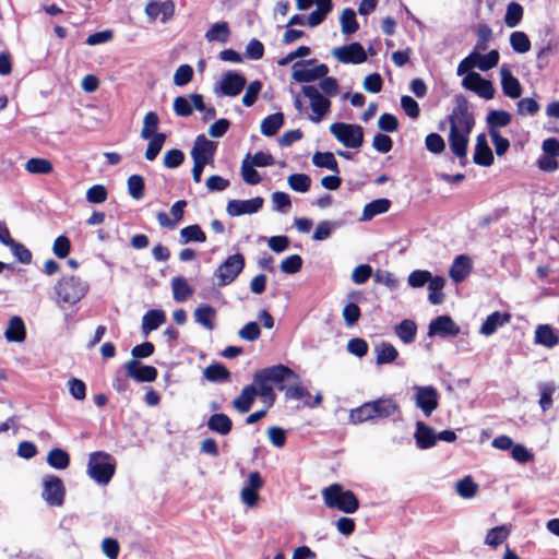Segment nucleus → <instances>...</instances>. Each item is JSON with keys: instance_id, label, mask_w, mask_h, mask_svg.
<instances>
[{"instance_id": "1", "label": "nucleus", "mask_w": 559, "mask_h": 559, "mask_svg": "<svg viewBox=\"0 0 559 559\" xmlns=\"http://www.w3.org/2000/svg\"><path fill=\"white\" fill-rule=\"evenodd\" d=\"M450 131L448 142L450 150L459 158L460 165L465 166L467 162V148L469 135L475 126L473 112L466 104L456 105L448 117Z\"/></svg>"}, {"instance_id": "2", "label": "nucleus", "mask_w": 559, "mask_h": 559, "mask_svg": "<svg viewBox=\"0 0 559 559\" xmlns=\"http://www.w3.org/2000/svg\"><path fill=\"white\" fill-rule=\"evenodd\" d=\"M288 378L298 379V376L288 367L278 365L262 369L254 373L253 384L262 401L271 406L275 401V393L271 383L281 384Z\"/></svg>"}, {"instance_id": "3", "label": "nucleus", "mask_w": 559, "mask_h": 559, "mask_svg": "<svg viewBox=\"0 0 559 559\" xmlns=\"http://www.w3.org/2000/svg\"><path fill=\"white\" fill-rule=\"evenodd\" d=\"M326 508L342 511L347 514L355 513L359 508L356 495L344 488L341 484H332L321 491Z\"/></svg>"}, {"instance_id": "4", "label": "nucleus", "mask_w": 559, "mask_h": 559, "mask_svg": "<svg viewBox=\"0 0 559 559\" xmlns=\"http://www.w3.org/2000/svg\"><path fill=\"white\" fill-rule=\"evenodd\" d=\"M90 285L86 281L75 275H66L59 278L53 290L57 304L74 305L87 294Z\"/></svg>"}, {"instance_id": "5", "label": "nucleus", "mask_w": 559, "mask_h": 559, "mask_svg": "<svg viewBox=\"0 0 559 559\" xmlns=\"http://www.w3.org/2000/svg\"><path fill=\"white\" fill-rule=\"evenodd\" d=\"M216 147L217 144L207 140L204 135L197 136L191 150V157L193 159L192 177L197 183L201 181L205 165L213 164Z\"/></svg>"}, {"instance_id": "6", "label": "nucleus", "mask_w": 559, "mask_h": 559, "mask_svg": "<svg viewBox=\"0 0 559 559\" xmlns=\"http://www.w3.org/2000/svg\"><path fill=\"white\" fill-rule=\"evenodd\" d=\"M87 473L98 484H108L115 473L112 459L104 452L92 453L88 459Z\"/></svg>"}, {"instance_id": "7", "label": "nucleus", "mask_w": 559, "mask_h": 559, "mask_svg": "<svg viewBox=\"0 0 559 559\" xmlns=\"http://www.w3.org/2000/svg\"><path fill=\"white\" fill-rule=\"evenodd\" d=\"M246 265L243 254L235 253L227 257L215 270L214 277L217 286L224 287L231 284L242 272Z\"/></svg>"}, {"instance_id": "8", "label": "nucleus", "mask_w": 559, "mask_h": 559, "mask_svg": "<svg viewBox=\"0 0 559 559\" xmlns=\"http://www.w3.org/2000/svg\"><path fill=\"white\" fill-rule=\"evenodd\" d=\"M331 134L343 145L358 148L364 142V129L358 124L335 122L330 126Z\"/></svg>"}, {"instance_id": "9", "label": "nucleus", "mask_w": 559, "mask_h": 559, "mask_svg": "<svg viewBox=\"0 0 559 559\" xmlns=\"http://www.w3.org/2000/svg\"><path fill=\"white\" fill-rule=\"evenodd\" d=\"M302 94L309 99L311 115L309 120L313 123H319L330 112L331 100L322 95L318 87L314 85H304Z\"/></svg>"}, {"instance_id": "10", "label": "nucleus", "mask_w": 559, "mask_h": 559, "mask_svg": "<svg viewBox=\"0 0 559 559\" xmlns=\"http://www.w3.org/2000/svg\"><path fill=\"white\" fill-rule=\"evenodd\" d=\"M329 72L325 64H317L316 60L296 62L293 66V78L296 82L308 83L324 78Z\"/></svg>"}, {"instance_id": "11", "label": "nucleus", "mask_w": 559, "mask_h": 559, "mask_svg": "<svg viewBox=\"0 0 559 559\" xmlns=\"http://www.w3.org/2000/svg\"><path fill=\"white\" fill-rule=\"evenodd\" d=\"M246 84L247 80L241 73L227 71L215 86V93L222 96L236 97L242 92Z\"/></svg>"}, {"instance_id": "12", "label": "nucleus", "mask_w": 559, "mask_h": 559, "mask_svg": "<svg viewBox=\"0 0 559 559\" xmlns=\"http://www.w3.org/2000/svg\"><path fill=\"white\" fill-rule=\"evenodd\" d=\"M43 498L49 504L53 507H60L64 500V486L62 480L53 475H48L43 480Z\"/></svg>"}, {"instance_id": "13", "label": "nucleus", "mask_w": 559, "mask_h": 559, "mask_svg": "<svg viewBox=\"0 0 559 559\" xmlns=\"http://www.w3.org/2000/svg\"><path fill=\"white\" fill-rule=\"evenodd\" d=\"M462 86L485 99H492L496 92L492 83L481 78L477 72H471L465 75L462 80Z\"/></svg>"}, {"instance_id": "14", "label": "nucleus", "mask_w": 559, "mask_h": 559, "mask_svg": "<svg viewBox=\"0 0 559 559\" xmlns=\"http://www.w3.org/2000/svg\"><path fill=\"white\" fill-rule=\"evenodd\" d=\"M415 390V404L416 406L423 411V413L428 417L432 414L433 411L437 409L439 405V394L437 390L431 386H414Z\"/></svg>"}, {"instance_id": "15", "label": "nucleus", "mask_w": 559, "mask_h": 559, "mask_svg": "<svg viewBox=\"0 0 559 559\" xmlns=\"http://www.w3.org/2000/svg\"><path fill=\"white\" fill-rule=\"evenodd\" d=\"M332 55L343 63H362L367 60V53L359 43L336 47L332 50Z\"/></svg>"}, {"instance_id": "16", "label": "nucleus", "mask_w": 559, "mask_h": 559, "mask_svg": "<svg viewBox=\"0 0 559 559\" xmlns=\"http://www.w3.org/2000/svg\"><path fill=\"white\" fill-rule=\"evenodd\" d=\"M264 481L258 472H251L248 479L240 491V499L243 504L252 508L259 499V490L263 487Z\"/></svg>"}, {"instance_id": "17", "label": "nucleus", "mask_w": 559, "mask_h": 559, "mask_svg": "<svg viewBox=\"0 0 559 559\" xmlns=\"http://www.w3.org/2000/svg\"><path fill=\"white\" fill-rule=\"evenodd\" d=\"M460 326L449 316H439L431 320L428 326V335L440 337H454L460 333Z\"/></svg>"}, {"instance_id": "18", "label": "nucleus", "mask_w": 559, "mask_h": 559, "mask_svg": "<svg viewBox=\"0 0 559 559\" xmlns=\"http://www.w3.org/2000/svg\"><path fill=\"white\" fill-rule=\"evenodd\" d=\"M128 377L138 382H152L157 378V370L152 366H144L136 359H131L124 365Z\"/></svg>"}, {"instance_id": "19", "label": "nucleus", "mask_w": 559, "mask_h": 559, "mask_svg": "<svg viewBox=\"0 0 559 559\" xmlns=\"http://www.w3.org/2000/svg\"><path fill=\"white\" fill-rule=\"evenodd\" d=\"M145 14L151 21L157 19L166 23L175 14V4L173 1H148L145 5Z\"/></svg>"}, {"instance_id": "20", "label": "nucleus", "mask_w": 559, "mask_h": 559, "mask_svg": "<svg viewBox=\"0 0 559 559\" xmlns=\"http://www.w3.org/2000/svg\"><path fill=\"white\" fill-rule=\"evenodd\" d=\"M263 202V199L260 197L250 200H231L227 203L226 212L230 216L253 214L262 207Z\"/></svg>"}, {"instance_id": "21", "label": "nucleus", "mask_w": 559, "mask_h": 559, "mask_svg": "<svg viewBox=\"0 0 559 559\" xmlns=\"http://www.w3.org/2000/svg\"><path fill=\"white\" fill-rule=\"evenodd\" d=\"M501 87L503 94L512 99H516L522 95V86L520 81L512 74L509 66L502 64L500 68Z\"/></svg>"}, {"instance_id": "22", "label": "nucleus", "mask_w": 559, "mask_h": 559, "mask_svg": "<svg viewBox=\"0 0 559 559\" xmlns=\"http://www.w3.org/2000/svg\"><path fill=\"white\" fill-rule=\"evenodd\" d=\"M534 343L546 348L559 345V330L550 324H538L535 329Z\"/></svg>"}, {"instance_id": "23", "label": "nucleus", "mask_w": 559, "mask_h": 559, "mask_svg": "<svg viewBox=\"0 0 559 559\" xmlns=\"http://www.w3.org/2000/svg\"><path fill=\"white\" fill-rule=\"evenodd\" d=\"M474 163L479 166H491L493 164V155L488 145L487 138L485 133H480L476 138L475 152H474Z\"/></svg>"}, {"instance_id": "24", "label": "nucleus", "mask_w": 559, "mask_h": 559, "mask_svg": "<svg viewBox=\"0 0 559 559\" xmlns=\"http://www.w3.org/2000/svg\"><path fill=\"white\" fill-rule=\"evenodd\" d=\"M473 263L468 255L461 254L456 257L449 270V276L455 283L463 282L472 272Z\"/></svg>"}, {"instance_id": "25", "label": "nucleus", "mask_w": 559, "mask_h": 559, "mask_svg": "<svg viewBox=\"0 0 559 559\" xmlns=\"http://www.w3.org/2000/svg\"><path fill=\"white\" fill-rule=\"evenodd\" d=\"M510 319L511 316L509 313L495 311L486 318L485 322L479 329V333L485 336L492 335L498 330V328L507 324Z\"/></svg>"}, {"instance_id": "26", "label": "nucleus", "mask_w": 559, "mask_h": 559, "mask_svg": "<svg viewBox=\"0 0 559 559\" xmlns=\"http://www.w3.org/2000/svg\"><path fill=\"white\" fill-rule=\"evenodd\" d=\"M4 337L8 342L22 343L26 338V329L23 320L14 316L9 322L4 332Z\"/></svg>"}, {"instance_id": "27", "label": "nucleus", "mask_w": 559, "mask_h": 559, "mask_svg": "<svg viewBox=\"0 0 559 559\" xmlns=\"http://www.w3.org/2000/svg\"><path fill=\"white\" fill-rule=\"evenodd\" d=\"M415 440L420 449H428L436 444V431L426 424L418 421L416 424Z\"/></svg>"}, {"instance_id": "28", "label": "nucleus", "mask_w": 559, "mask_h": 559, "mask_svg": "<svg viewBox=\"0 0 559 559\" xmlns=\"http://www.w3.org/2000/svg\"><path fill=\"white\" fill-rule=\"evenodd\" d=\"M512 120L509 111L502 109H495L487 114L486 122L488 126V133L500 132L499 129L507 127Z\"/></svg>"}, {"instance_id": "29", "label": "nucleus", "mask_w": 559, "mask_h": 559, "mask_svg": "<svg viewBox=\"0 0 559 559\" xmlns=\"http://www.w3.org/2000/svg\"><path fill=\"white\" fill-rule=\"evenodd\" d=\"M257 395V388L254 385H247L234 400L233 406L241 414L247 413L251 408Z\"/></svg>"}, {"instance_id": "30", "label": "nucleus", "mask_w": 559, "mask_h": 559, "mask_svg": "<svg viewBox=\"0 0 559 559\" xmlns=\"http://www.w3.org/2000/svg\"><path fill=\"white\" fill-rule=\"evenodd\" d=\"M193 317L197 323L202 325L209 331L214 330L215 323L214 320L216 318V310L209 305H201L195 308L193 312Z\"/></svg>"}, {"instance_id": "31", "label": "nucleus", "mask_w": 559, "mask_h": 559, "mask_svg": "<svg viewBox=\"0 0 559 559\" xmlns=\"http://www.w3.org/2000/svg\"><path fill=\"white\" fill-rule=\"evenodd\" d=\"M391 206V201L388 199H377L367 203L362 210L360 217L361 222L371 221L374 216L386 213Z\"/></svg>"}, {"instance_id": "32", "label": "nucleus", "mask_w": 559, "mask_h": 559, "mask_svg": "<svg viewBox=\"0 0 559 559\" xmlns=\"http://www.w3.org/2000/svg\"><path fill=\"white\" fill-rule=\"evenodd\" d=\"M166 314L163 310H150L142 318V332L147 335L150 332L156 330L159 325L165 323Z\"/></svg>"}, {"instance_id": "33", "label": "nucleus", "mask_w": 559, "mask_h": 559, "mask_svg": "<svg viewBox=\"0 0 559 559\" xmlns=\"http://www.w3.org/2000/svg\"><path fill=\"white\" fill-rule=\"evenodd\" d=\"M207 427L214 432L226 436L230 432L233 423L227 415L219 413L214 414L209 418Z\"/></svg>"}, {"instance_id": "34", "label": "nucleus", "mask_w": 559, "mask_h": 559, "mask_svg": "<svg viewBox=\"0 0 559 559\" xmlns=\"http://www.w3.org/2000/svg\"><path fill=\"white\" fill-rule=\"evenodd\" d=\"M510 533H511L510 527L504 524L492 527L486 534L484 543L489 547L496 548V547L500 546L504 540L508 539Z\"/></svg>"}, {"instance_id": "35", "label": "nucleus", "mask_w": 559, "mask_h": 559, "mask_svg": "<svg viewBox=\"0 0 559 559\" xmlns=\"http://www.w3.org/2000/svg\"><path fill=\"white\" fill-rule=\"evenodd\" d=\"M24 168L32 175H48L53 170V165L47 158L33 157L25 163Z\"/></svg>"}, {"instance_id": "36", "label": "nucleus", "mask_w": 559, "mask_h": 559, "mask_svg": "<svg viewBox=\"0 0 559 559\" xmlns=\"http://www.w3.org/2000/svg\"><path fill=\"white\" fill-rule=\"evenodd\" d=\"M230 36V29L227 22L214 23L205 33L209 41L227 43Z\"/></svg>"}, {"instance_id": "37", "label": "nucleus", "mask_w": 559, "mask_h": 559, "mask_svg": "<svg viewBox=\"0 0 559 559\" xmlns=\"http://www.w3.org/2000/svg\"><path fill=\"white\" fill-rule=\"evenodd\" d=\"M171 289L174 299L178 302L185 301L193 293V289L190 287L187 280L181 276H177L171 280Z\"/></svg>"}, {"instance_id": "38", "label": "nucleus", "mask_w": 559, "mask_h": 559, "mask_svg": "<svg viewBox=\"0 0 559 559\" xmlns=\"http://www.w3.org/2000/svg\"><path fill=\"white\" fill-rule=\"evenodd\" d=\"M284 123V116L282 112H276L267 116L261 122V133L265 136H272L282 128Z\"/></svg>"}, {"instance_id": "39", "label": "nucleus", "mask_w": 559, "mask_h": 559, "mask_svg": "<svg viewBox=\"0 0 559 559\" xmlns=\"http://www.w3.org/2000/svg\"><path fill=\"white\" fill-rule=\"evenodd\" d=\"M445 285V281L441 276H432L431 281L428 283V300L432 305H440L444 300V295L442 289Z\"/></svg>"}, {"instance_id": "40", "label": "nucleus", "mask_w": 559, "mask_h": 559, "mask_svg": "<svg viewBox=\"0 0 559 559\" xmlns=\"http://www.w3.org/2000/svg\"><path fill=\"white\" fill-rule=\"evenodd\" d=\"M312 163L319 168H326L335 174L340 171L337 160L331 152H316L312 155Z\"/></svg>"}, {"instance_id": "41", "label": "nucleus", "mask_w": 559, "mask_h": 559, "mask_svg": "<svg viewBox=\"0 0 559 559\" xmlns=\"http://www.w3.org/2000/svg\"><path fill=\"white\" fill-rule=\"evenodd\" d=\"M417 326L412 320L405 319L395 326V333L402 342L411 344L416 337Z\"/></svg>"}, {"instance_id": "42", "label": "nucleus", "mask_w": 559, "mask_h": 559, "mask_svg": "<svg viewBox=\"0 0 559 559\" xmlns=\"http://www.w3.org/2000/svg\"><path fill=\"white\" fill-rule=\"evenodd\" d=\"M340 23L342 33L347 36L356 33L359 27L356 20V13L350 8H346L342 11Z\"/></svg>"}, {"instance_id": "43", "label": "nucleus", "mask_w": 559, "mask_h": 559, "mask_svg": "<svg viewBox=\"0 0 559 559\" xmlns=\"http://www.w3.org/2000/svg\"><path fill=\"white\" fill-rule=\"evenodd\" d=\"M376 353L377 365L393 362L399 356L397 349L392 344L384 342L376 347Z\"/></svg>"}, {"instance_id": "44", "label": "nucleus", "mask_w": 559, "mask_h": 559, "mask_svg": "<svg viewBox=\"0 0 559 559\" xmlns=\"http://www.w3.org/2000/svg\"><path fill=\"white\" fill-rule=\"evenodd\" d=\"M477 491L478 484L471 476H466L455 484V492L463 499L474 498Z\"/></svg>"}, {"instance_id": "45", "label": "nucleus", "mask_w": 559, "mask_h": 559, "mask_svg": "<svg viewBox=\"0 0 559 559\" xmlns=\"http://www.w3.org/2000/svg\"><path fill=\"white\" fill-rule=\"evenodd\" d=\"M203 377L210 382H221L228 380L230 372L222 364H213L203 370Z\"/></svg>"}, {"instance_id": "46", "label": "nucleus", "mask_w": 559, "mask_h": 559, "mask_svg": "<svg viewBox=\"0 0 559 559\" xmlns=\"http://www.w3.org/2000/svg\"><path fill=\"white\" fill-rule=\"evenodd\" d=\"M195 241V242H205L206 236L202 228L194 224L187 226L180 230V242L182 245H186L188 242Z\"/></svg>"}, {"instance_id": "47", "label": "nucleus", "mask_w": 559, "mask_h": 559, "mask_svg": "<svg viewBox=\"0 0 559 559\" xmlns=\"http://www.w3.org/2000/svg\"><path fill=\"white\" fill-rule=\"evenodd\" d=\"M374 409L372 402L365 403L360 407L350 412L349 420L353 424H360L362 421L377 418Z\"/></svg>"}, {"instance_id": "48", "label": "nucleus", "mask_w": 559, "mask_h": 559, "mask_svg": "<svg viewBox=\"0 0 559 559\" xmlns=\"http://www.w3.org/2000/svg\"><path fill=\"white\" fill-rule=\"evenodd\" d=\"M374 413L377 417L385 418L393 415L399 406L393 399H380L372 401Z\"/></svg>"}, {"instance_id": "49", "label": "nucleus", "mask_w": 559, "mask_h": 559, "mask_svg": "<svg viewBox=\"0 0 559 559\" xmlns=\"http://www.w3.org/2000/svg\"><path fill=\"white\" fill-rule=\"evenodd\" d=\"M473 53L476 59L477 68L481 71H488L495 68L498 64L500 58L498 50H491L486 55H481L476 51Z\"/></svg>"}, {"instance_id": "50", "label": "nucleus", "mask_w": 559, "mask_h": 559, "mask_svg": "<svg viewBox=\"0 0 559 559\" xmlns=\"http://www.w3.org/2000/svg\"><path fill=\"white\" fill-rule=\"evenodd\" d=\"M159 123V118L154 111H148L143 119V128L141 130V138L143 140H148L155 134H157V128Z\"/></svg>"}, {"instance_id": "51", "label": "nucleus", "mask_w": 559, "mask_h": 559, "mask_svg": "<svg viewBox=\"0 0 559 559\" xmlns=\"http://www.w3.org/2000/svg\"><path fill=\"white\" fill-rule=\"evenodd\" d=\"M47 463L53 468L64 469L70 464V456L62 449H52L47 455Z\"/></svg>"}, {"instance_id": "52", "label": "nucleus", "mask_w": 559, "mask_h": 559, "mask_svg": "<svg viewBox=\"0 0 559 559\" xmlns=\"http://www.w3.org/2000/svg\"><path fill=\"white\" fill-rule=\"evenodd\" d=\"M510 45L518 53H526L531 49V40L524 32H513L510 35Z\"/></svg>"}, {"instance_id": "53", "label": "nucleus", "mask_w": 559, "mask_h": 559, "mask_svg": "<svg viewBox=\"0 0 559 559\" xmlns=\"http://www.w3.org/2000/svg\"><path fill=\"white\" fill-rule=\"evenodd\" d=\"M523 17V8L518 2H511L507 7L504 23L508 27H515Z\"/></svg>"}, {"instance_id": "54", "label": "nucleus", "mask_w": 559, "mask_h": 559, "mask_svg": "<svg viewBox=\"0 0 559 559\" xmlns=\"http://www.w3.org/2000/svg\"><path fill=\"white\" fill-rule=\"evenodd\" d=\"M250 154L246 156V158L242 160L241 164V176L245 182L248 185L254 186L260 183L261 177L259 173L254 169L255 166H253L250 162Z\"/></svg>"}, {"instance_id": "55", "label": "nucleus", "mask_w": 559, "mask_h": 559, "mask_svg": "<svg viewBox=\"0 0 559 559\" xmlns=\"http://www.w3.org/2000/svg\"><path fill=\"white\" fill-rule=\"evenodd\" d=\"M128 192L134 200H140L144 197V179L140 175H131L127 180Z\"/></svg>"}, {"instance_id": "56", "label": "nucleus", "mask_w": 559, "mask_h": 559, "mask_svg": "<svg viewBox=\"0 0 559 559\" xmlns=\"http://www.w3.org/2000/svg\"><path fill=\"white\" fill-rule=\"evenodd\" d=\"M148 140L150 142L145 151V158L147 160H154L163 148L166 141V134L157 133Z\"/></svg>"}, {"instance_id": "57", "label": "nucleus", "mask_w": 559, "mask_h": 559, "mask_svg": "<svg viewBox=\"0 0 559 559\" xmlns=\"http://www.w3.org/2000/svg\"><path fill=\"white\" fill-rule=\"evenodd\" d=\"M288 186L297 192H307L310 189L311 179L306 174H293L287 178Z\"/></svg>"}, {"instance_id": "58", "label": "nucleus", "mask_w": 559, "mask_h": 559, "mask_svg": "<svg viewBox=\"0 0 559 559\" xmlns=\"http://www.w3.org/2000/svg\"><path fill=\"white\" fill-rule=\"evenodd\" d=\"M193 103L191 100V95L188 97L178 96L174 99V111L179 117H189L193 112Z\"/></svg>"}, {"instance_id": "59", "label": "nucleus", "mask_w": 559, "mask_h": 559, "mask_svg": "<svg viewBox=\"0 0 559 559\" xmlns=\"http://www.w3.org/2000/svg\"><path fill=\"white\" fill-rule=\"evenodd\" d=\"M432 278V274L426 270H415L408 277L407 283L413 288H420L428 284Z\"/></svg>"}, {"instance_id": "60", "label": "nucleus", "mask_w": 559, "mask_h": 559, "mask_svg": "<svg viewBox=\"0 0 559 559\" xmlns=\"http://www.w3.org/2000/svg\"><path fill=\"white\" fill-rule=\"evenodd\" d=\"M336 227H337L336 222L322 221L317 225V227L312 234V239L314 241H323L331 236L332 231Z\"/></svg>"}, {"instance_id": "61", "label": "nucleus", "mask_w": 559, "mask_h": 559, "mask_svg": "<svg viewBox=\"0 0 559 559\" xmlns=\"http://www.w3.org/2000/svg\"><path fill=\"white\" fill-rule=\"evenodd\" d=\"M518 114L521 116L525 115H535L539 111L540 106L535 98L525 97L518 102L516 104Z\"/></svg>"}, {"instance_id": "62", "label": "nucleus", "mask_w": 559, "mask_h": 559, "mask_svg": "<svg viewBox=\"0 0 559 559\" xmlns=\"http://www.w3.org/2000/svg\"><path fill=\"white\" fill-rule=\"evenodd\" d=\"M302 259L298 254H292L281 262V271L285 274H295L300 271Z\"/></svg>"}, {"instance_id": "63", "label": "nucleus", "mask_w": 559, "mask_h": 559, "mask_svg": "<svg viewBox=\"0 0 559 559\" xmlns=\"http://www.w3.org/2000/svg\"><path fill=\"white\" fill-rule=\"evenodd\" d=\"M108 192L103 185H94L86 191V200L93 204H100L107 200Z\"/></svg>"}, {"instance_id": "64", "label": "nucleus", "mask_w": 559, "mask_h": 559, "mask_svg": "<svg viewBox=\"0 0 559 559\" xmlns=\"http://www.w3.org/2000/svg\"><path fill=\"white\" fill-rule=\"evenodd\" d=\"M8 248H10L12 254L19 262L23 264H29L32 262V252L23 243L14 240Z\"/></svg>"}]
</instances>
